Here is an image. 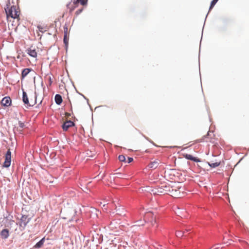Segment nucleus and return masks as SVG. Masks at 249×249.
Here are the masks:
<instances>
[{
    "label": "nucleus",
    "mask_w": 249,
    "mask_h": 249,
    "mask_svg": "<svg viewBox=\"0 0 249 249\" xmlns=\"http://www.w3.org/2000/svg\"><path fill=\"white\" fill-rule=\"evenodd\" d=\"M5 12L6 14L7 18L9 19L10 18L17 19L18 20L19 19L20 10L18 7L16 5H11L10 2L6 4L5 8Z\"/></svg>",
    "instance_id": "f257e3e1"
},
{
    "label": "nucleus",
    "mask_w": 249,
    "mask_h": 249,
    "mask_svg": "<svg viewBox=\"0 0 249 249\" xmlns=\"http://www.w3.org/2000/svg\"><path fill=\"white\" fill-rule=\"evenodd\" d=\"M170 195L175 198H179L182 197L184 195L183 188L181 187L172 185Z\"/></svg>",
    "instance_id": "f03ea898"
},
{
    "label": "nucleus",
    "mask_w": 249,
    "mask_h": 249,
    "mask_svg": "<svg viewBox=\"0 0 249 249\" xmlns=\"http://www.w3.org/2000/svg\"><path fill=\"white\" fill-rule=\"evenodd\" d=\"M144 221L143 223L139 224V226L143 225L145 222H150L152 226H154L156 223V220L154 214L152 213L148 212L144 216Z\"/></svg>",
    "instance_id": "7ed1b4c3"
},
{
    "label": "nucleus",
    "mask_w": 249,
    "mask_h": 249,
    "mask_svg": "<svg viewBox=\"0 0 249 249\" xmlns=\"http://www.w3.org/2000/svg\"><path fill=\"white\" fill-rule=\"evenodd\" d=\"M11 152L10 150L9 149L5 155V161L3 163V166L5 167H9L11 165Z\"/></svg>",
    "instance_id": "20e7f679"
},
{
    "label": "nucleus",
    "mask_w": 249,
    "mask_h": 249,
    "mask_svg": "<svg viewBox=\"0 0 249 249\" xmlns=\"http://www.w3.org/2000/svg\"><path fill=\"white\" fill-rule=\"evenodd\" d=\"M161 161L159 159H156L153 161H151L148 165L149 168L154 170L158 167Z\"/></svg>",
    "instance_id": "39448f33"
},
{
    "label": "nucleus",
    "mask_w": 249,
    "mask_h": 249,
    "mask_svg": "<svg viewBox=\"0 0 249 249\" xmlns=\"http://www.w3.org/2000/svg\"><path fill=\"white\" fill-rule=\"evenodd\" d=\"M152 192L155 195H162L166 194V191H164V188L163 185L160 187H158L152 190Z\"/></svg>",
    "instance_id": "423d86ee"
},
{
    "label": "nucleus",
    "mask_w": 249,
    "mask_h": 249,
    "mask_svg": "<svg viewBox=\"0 0 249 249\" xmlns=\"http://www.w3.org/2000/svg\"><path fill=\"white\" fill-rule=\"evenodd\" d=\"M29 222V218L28 217L27 215H22L21 219H20V223L19 224V225L20 227H23L24 228L27 223Z\"/></svg>",
    "instance_id": "0eeeda50"
},
{
    "label": "nucleus",
    "mask_w": 249,
    "mask_h": 249,
    "mask_svg": "<svg viewBox=\"0 0 249 249\" xmlns=\"http://www.w3.org/2000/svg\"><path fill=\"white\" fill-rule=\"evenodd\" d=\"M74 125V123L71 121H67L62 125V128L64 131H67L70 127Z\"/></svg>",
    "instance_id": "6e6552de"
},
{
    "label": "nucleus",
    "mask_w": 249,
    "mask_h": 249,
    "mask_svg": "<svg viewBox=\"0 0 249 249\" xmlns=\"http://www.w3.org/2000/svg\"><path fill=\"white\" fill-rule=\"evenodd\" d=\"M1 103L3 106L9 107L11 104V99L8 96L5 97L2 99Z\"/></svg>",
    "instance_id": "1a4fd4ad"
},
{
    "label": "nucleus",
    "mask_w": 249,
    "mask_h": 249,
    "mask_svg": "<svg viewBox=\"0 0 249 249\" xmlns=\"http://www.w3.org/2000/svg\"><path fill=\"white\" fill-rule=\"evenodd\" d=\"M183 157L187 160H189L196 162H200V160L197 158L193 157L192 155L185 154L183 155Z\"/></svg>",
    "instance_id": "9d476101"
},
{
    "label": "nucleus",
    "mask_w": 249,
    "mask_h": 249,
    "mask_svg": "<svg viewBox=\"0 0 249 249\" xmlns=\"http://www.w3.org/2000/svg\"><path fill=\"white\" fill-rule=\"evenodd\" d=\"M28 54L32 57H36L37 56V52L35 49H33L32 47L30 48L27 50Z\"/></svg>",
    "instance_id": "9b49d317"
},
{
    "label": "nucleus",
    "mask_w": 249,
    "mask_h": 249,
    "mask_svg": "<svg viewBox=\"0 0 249 249\" xmlns=\"http://www.w3.org/2000/svg\"><path fill=\"white\" fill-rule=\"evenodd\" d=\"M22 101L24 102V103L25 105H26L27 106H32L31 104L29 103L27 95L26 92L24 91H23Z\"/></svg>",
    "instance_id": "f8f14e48"
},
{
    "label": "nucleus",
    "mask_w": 249,
    "mask_h": 249,
    "mask_svg": "<svg viewBox=\"0 0 249 249\" xmlns=\"http://www.w3.org/2000/svg\"><path fill=\"white\" fill-rule=\"evenodd\" d=\"M0 235L2 239H7L9 235L8 230L6 229H3L0 232Z\"/></svg>",
    "instance_id": "ddd939ff"
},
{
    "label": "nucleus",
    "mask_w": 249,
    "mask_h": 249,
    "mask_svg": "<svg viewBox=\"0 0 249 249\" xmlns=\"http://www.w3.org/2000/svg\"><path fill=\"white\" fill-rule=\"evenodd\" d=\"M163 187L164 188V191L166 192L165 194H169L170 195V192L171 191V190L172 187V185L170 184H164V185H163Z\"/></svg>",
    "instance_id": "4468645a"
},
{
    "label": "nucleus",
    "mask_w": 249,
    "mask_h": 249,
    "mask_svg": "<svg viewBox=\"0 0 249 249\" xmlns=\"http://www.w3.org/2000/svg\"><path fill=\"white\" fill-rule=\"evenodd\" d=\"M55 102L57 105H60L62 102V98L59 94H56L54 98Z\"/></svg>",
    "instance_id": "2eb2a0df"
},
{
    "label": "nucleus",
    "mask_w": 249,
    "mask_h": 249,
    "mask_svg": "<svg viewBox=\"0 0 249 249\" xmlns=\"http://www.w3.org/2000/svg\"><path fill=\"white\" fill-rule=\"evenodd\" d=\"M31 71V69L26 68L22 70L21 76L22 78L25 77Z\"/></svg>",
    "instance_id": "dca6fc26"
},
{
    "label": "nucleus",
    "mask_w": 249,
    "mask_h": 249,
    "mask_svg": "<svg viewBox=\"0 0 249 249\" xmlns=\"http://www.w3.org/2000/svg\"><path fill=\"white\" fill-rule=\"evenodd\" d=\"M44 239L42 238L41 240H40L38 242H37L35 245L34 247L36 248H40L42 246V245L44 244Z\"/></svg>",
    "instance_id": "f3484780"
},
{
    "label": "nucleus",
    "mask_w": 249,
    "mask_h": 249,
    "mask_svg": "<svg viewBox=\"0 0 249 249\" xmlns=\"http://www.w3.org/2000/svg\"><path fill=\"white\" fill-rule=\"evenodd\" d=\"M118 159H119V160L120 161L124 162L125 163L126 159H125V156L124 155H119V157H118Z\"/></svg>",
    "instance_id": "a211bd4d"
},
{
    "label": "nucleus",
    "mask_w": 249,
    "mask_h": 249,
    "mask_svg": "<svg viewBox=\"0 0 249 249\" xmlns=\"http://www.w3.org/2000/svg\"><path fill=\"white\" fill-rule=\"evenodd\" d=\"M218 0H213V1L211 2V5L210 7V10H211L214 5L216 4V3L218 1Z\"/></svg>",
    "instance_id": "6ab92c4d"
},
{
    "label": "nucleus",
    "mask_w": 249,
    "mask_h": 249,
    "mask_svg": "<svg viewBox=\"0 0 249 249\" xmlns=\"http://www.w3.org/2000/svg\"><path fill=\"white\" fill-rule=\"evenodd\" d=\"M176 236L178 237H181L183 236V233L182 232V231H177L176 232Z\"/></svg>",
    "instance_id": "aec40b11"
},
{
    "label": "nucleus",
    "mask_w": 249,
    "mask_h": 249,
    "mask_svg": "<svg viewBox=\"0 0 249 249\" xmlns=\"http://www.w3.org/2000/svg\"><path fill=\"white\" fill-rule=\"evenodd\" d=\"M220 163L219 162H214L211 164H209L210 166L212 167H216L219 165Z\"/></svg>",
    "instance_id": "412c9836"
},
{
    "label": "nucleus",
    "mask_w": 249,
    "mask_h": 249,
    "mask_svg": "<svg viewBox=\"0 0 249 249\" xmlns=\"http://www.w3.org/2000/svg\"><path fill=\"white\" fill-rule=\"evenodd\" d=\"M79 3L82 5H85L87 4L86 0H79Z\"/></svg>",
    "instance_id": "4be33fe9"
},
{
    "label": "nucleus",
    "mask_w": 249,
    "mask_h": 249,
    "mask_svg": "<svg viewBox=\"0 0 249 249\" xmlns=\"http://www.w3.org/2000/svg\"><path fill=\"white\" fill-rule=\"evenodd\" d=\"M133 159L131 157H128L127 160H126L125 163H129L133 161Z\"/></svg>",
    "instance_id": "5701e85b"
},
{
    "label": "nucleus",
    "mask_w": 249,
    "mask_h": 249,
    "mask_svg": "<svg viewBox=\"0 0 249 249\" xmlns=\"http://www.w3.org/2000/svg\"><path fill=\"white\" fill-rule=\"evenodd\" d=\"M68 27L66 26H65L64 27V35H66V36H68Z\"/></svg>",
    "instance_id": "b1692460"
},
{
    "label": "nucleus",
    "mask_w": 249,
    "mask_h": 249,
    "mask_svg": "<svg viewBox=\"0 0 249 249\" xmlns=\"http://www.w3.org/2000/svg\"><path fill=\"white\" fill-rule=\"evenodd\" d=\"M64 42L66 44L68 42V39L67 38V36H66V35H64Z\"/></svg>",
    "instance_id": "393cba45"
},
{
    "label": "nucleus",
    "mask_w": 249,
    "mask_h": 249,
    "mask_svg": "<svg viewBox=\"0 0 249 249\" xmlns=\"http://www.w3.org/2000/svg\"><path fill=\"white\" fill-rule=\"evenodd\" d=\"M19 126L21 128H23L24 126V124L20 121L18 122Z\"/></svg>",
    "instance_id": "a878e982"
},
{
    "label": "nucleus",
    "mask_w": 249,
    "mask_h": 249,
    "mask_svg": "<svg viewBox=\"0 0 249 249\" xmlns=\"http://www.w3.org/2000/svg\"><path fill=\"white\" fill-rule=\"evenodd\" d=\"M82 10H83V9L78 10L77 11H76L75 14L77 15H78L81 13V12L82 11Z\"/></svg>",
    "instance_id": "bb28decb"
},
{
    "label": "nucleus",
    "mask_w": 249,
    "mask_h": 249,
    "mask_svg": "<svg viewBox=\"0 0 249 249\" xmlns=\"http://www.w3.org/2000/svg\"><path fill=\"white\" fill-rule=\"evenodd\" d=\"M79 0H74L73 4L76 5L77 4L79 3Z\"/></svg>",
    "instance_id": "cd10ccee"
},
{
    "label": "nucleus",
    "mask_w": 249,
    "mask_h": 249,
    "mask_svg": "<svg viewBox=\"0 0 249 249\" xmlns=\"http://www.w3.org/2000/svg\"><path fill=\"white\" fill-rule=\"evenodd\" d=\"M65 115L67 117H69L71 116V114L70 113L66 112L65 113Z\"/></svg>",
    "instance_id": "c85d7f7f"
},
{
    "label": "nucleus",
    "mask_w": 249,
    "mask_h": 249,
    "mask_svg": "<svg viewBox=\"0 0 249 249\" xmlns=\"http://www.w3.org/2000/svg\"><path fill=\"white\" fill-rule=\"evenodd\" d=\"M218 249V248H217V247H216V246H214V247L213 248V249Z\"/></svg>",
    "instance_id": "c756f323"
},
{
    "label": "nucleus",
    "mask_w": 249,
    "mask_h": 249,
    "mask_svg": "<svg viewBox=\"0 0 249 249\" xmlns=\"http://www.w3.org/2000/svg\"><path fill=\"white\" fill-rule=\"evenodd\" d=\"M38 28H39V31L42 32V31H41V30H42V28H41V29H40V27H38Z\"/></svg>",
    "instance_id": "7c9ffc66"
},
{
    "label": "nucleus",
    "mask_w": 249,
    "mask_h": 249,
    "mask_svg": "<svg viewBox=\"0 0 249 249\" xmlns=\"http://www.w3.org/2000/svg\"><path fill=\"white\" fill-rule=\"evenodd\" d=\"M38 28H39V31L42 32V31H41V30H42V28H41V29H40V27H38Z\"/></svg>",
    "instance_id": "2f4dec72"
},
{
    "label": "nucleus",
    "mask_w": 249,
    "mask_h": 249,
    "mask_svg": "<svg viewBox=\"0 0 249 249\" xmlns=\"http://www.w3.org/2000/svg\"><path fill=\"white\" fill-rule=\"evenodd\" d=\"M38 28H39V31L42 32V31H41V30H42V28H41V29H40V27H38Z\"/></svg>",
    "instance_id": "473e14b6"
},
{
    "label": "nucleus",
    "mask_w": 249,
    "mask_h": 249,
    "mask_svg": "<svg viewBox=\"0 0 249 249\" xmlns=\"http://www.w3.org/2000/svg\"><path fill=\"white\" fill-rule=\"evenodd\" d=\"M190 230H191L190 229H186V232H188L189 231H190Z\"/></svg>",
    "instance_id": "72a5a7b5"
},
{
    "label": "nucleus",
    "mask_w": 249,
    "mask_h": 249,
    "mask_svg": "<svg viewBox=\"0 0 249 249\" xmlns=\"http://www.w3.org/2000/svg\"><path fill=\"white\" fill-rule=\"evenodd\" d=\"M182 232L184 234L185 232H186V230Z\"/></svg>",
    "instance_id": "f704fd0d"
},
{
    "label": "nucleus",
    "mask_w": 249,
    "mask_h": 249,
    "mask_svg": "<svg viewBox=\"0 0 249 249\" xmlns=\"http://www.w3.org/2000/svg\"><path fill=\"white\" fill-rule=\"evenodd\" d=\"M75 7H74V8H72V9L71 10V11H72V10H73V9L75 8Z\"/></svg>",
    "instance_id": "c9c22d12"
},
{
    "label": "nucleus",
    "mask_w": 249,
    "mask_h": 249,
    "mask_svg": "<svg viewBox=\"0 0 249 249\" xmlns=\"http://www.w3.org/2000/svg\"><path fill=\"white\" fill-rule=\"evenodd\" d=\"M105 205H106L105 204H103V207H105Z\"/></svg>",
    "instance_id": "e433bc0d"
}]
</instances>
